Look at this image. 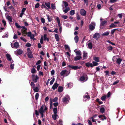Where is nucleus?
<instances>
[{
	"label": "nucleus",
	"mask_w": 125,
	"mask_h": 125,
	"mask_svg": "<svg viewBox=\"0 0 125 125\" xmlns=\"http://www.w3.org/2000/svg\"><path fill=\"white\" fill-rule=\"evenodd\" d=\"M119 23V21L115 22L114 23H112L109 26L111 28L115 27H120L119 25H117L115 24H118Z\"/></svg>",
	"instance_id": "1"
},
{
	"label": "nucleus",
	"mask_w": 125,
	"mask_h": 125,
	"mask_svg": "<svg viewBox=\"0 0 125 125\" xmlns=\"http://www.w3.org/2000/svg\"><path fill=\"white\" fill-rule=\"evenodd\" d=\"M47 108L46 106H44L43 105L41 106L39 110V112L40 113H44L47 110Z\"/></svg>",
	"instance_id": "2"
},
{
	"label": "nucleus",
	"mask_w": 125,
	"mask_h": 125,
	"mask_svg": "<svg viewBox=\"0 0 125 125\" xmlns=\"http://www.w3.org/2000/svg\"><path fill=\"white\" fill-rule=\"evenodd\" d=\"M70 71H67L66 70H62L60 73V74L61 76H63L64 74H65L66 76L68 75L70 73Z\"/></svg>",
	"instance_id": "3"
},
{
	"label": "nucleus",
	"mask_w": 125,
	"mask_h": 125,
	"mask_svg": "<svg viewBox=\"0 0 125 125\" xmlns=\"http://www.w3.org/2000/svg\"><path fill=\"white\" fill-rule=\"evenodd\" d=\"M39 79V77L37 75H35L33 74L32 75V79L34 83H36L37 80Z\"/></svg>",
	"instance_id": "4"
},
{
	"label": "nucleus",
	"mask_w": 125,
	"mask_h": 125,
	"mask_svg": "<svg viewBox=\"0 0 125 125\" xmlns=\"http://www.w3.org/2000/svg\"><path fill=\"white\" fill-rule=\"evenodd\" d=\"M95 23L92 22L89 25V28L90 30L91 31L94 30L95 29Z\"/></svg>",
	"instance_id": "5"
},
{
	"label": "nucleus",
	"mask_w": 125,
	"mask_h": 125,
	"mask_svg": "<svg viewBox=\"0 0 125 125\" xmlns=\"http://www.w3.org/2000/svg\"><path fill=\"white\" fill-rule=\"evenodd\" d=\"M70 99V98L69 96L67 95L65 96L62 99V101L66 103Z\"/></svg>",
	"instance_id": "6"
},
{
	"label": "nucleus",
	"mask_w": 125,
	"mask_h": 125,
	"mask_svg": "<svg viewBox=\"0 0 125 125\" xmlns=\"http://www.w3.org/2000/svg\"><path fill=\"white\" fill-rule=\"evenodd\" d=\"M68 66L70 68H72L74 70H76L80 69L81 68V66L79 67L77 66H73V65H68Z\"/></svg>",
	"instance_id": "7"
},
{
	"label": "nucleus",
	"mask_w": 125,
	"mask_h": 125,
	"mask_svg": "<svg viewBox=\"0 0 125 125\" xmlns=\"http://www.w3.org/2000/svg\"><path fill=\"white\" fill-rule=\"evenodd\" d=\"M37 86L34 87L33 88V90L35 92H37L39 91V88L40 86L39 83H37L36 84Z\"/></svg>",
	"instance_id": "8"
},
{
	"label": "nucleus",
	"mask_w": 125,
	"mask_h": 125,
	"mask_svg": "<svg viewBox=\"0 0 125 125\" xmlns=\"http://www.w3.org/2000/svg\"><path fill=\"white\" fill-rule=\"evenodd\" d=\"M100 36V34L98 33H96L93 35V38L96 40H97L99 38Z\"/></svg>",
	"instance_id": "9"
},
{
	"label": "nucleus",
	"mask_w": 125,
	"mask_h": 125,
	"mask_svg": "<svg viewBox=\"0 0 125 125\" xmlns=\"http://www.w3.org/2000/svg\"><path fill=\"white\" fill-rule=\"evenodd\" d=\"M22 52L23 51L21 49H19L17 51H15L14 52L15 54L16 55L21 54L22 53Z\"/></svg>",
	"instance_id": "10"
},
{
	"label": "nucleus",
	"mask_w": 125,
	"mask_h": 125,
	"mask_svg": "<svg viewBox=\"0 0 125 125\" xmlns=\"http://www.w3.org/2000/svg\"><path fill=\"white\" fill-rule=\"evenodd\" d=\"M80 13L81 15L85 16L86 15V11L83 9H81Z\"/></svg>",
	"instance_id": "11"
},
{
	"label": "nucleus",
	"mask_w": 125,
	"mask_h": 125,
	"mask_svg": "<svg viewBox=\"0 0 125 125\" xmlns=\"http://www.w3.org/2000/svg\"><path fill=\"white\" fill-rule=\"evenodd\" d=\"M6 56L7 58V60L10 62V63H13V61L12 60V59L10 55L9 54H6Z\"/></svg>",
	"instance_id": "12"
},
{
	"label": "nucleus",
	"mask_w": 125,
	"mask_h": 125,
	"mask_svg": "<svg viewBox=\"0 0 125 125\" xmlns=\"http://www.w3.org/2000/svg\"><path fill=\"white\" fill-rule=\"evenodd\" d=\"M86 77V78H85V77L84 76H82L80 78V80L81 81H83V82L87 80V77Z\"/></svg>",
	"instance_id": "13"
},
{
	"label": "nucleus",
	"mask_w": 125,
	"mask_h": 125,
	"mask_svg": "<svg viewBox=\"0 0 125 125\" xmlns=\"http://www.w3.org/2000/svg\"><path fill=\"white\" fill-rule=\"evenodd\" d=\"M58 85L59 84L56 83H55L52 86V89L53 90H55L57 88Z\"/></svg>",
	"instance_id": "14"
},
{
	"label": "nucleus",
	"mask_w": 125,
	"mask_h": 125,
	"mask_svg": "<svg viewBox=\"0 0 125 125\" xmlns=\"http://www.w3.org/2000/svg\"><path fill=\"white\" fill-rule=\"evenodd\" d=\"M52 117L54 120H56L59 118L57 114H53L52 115Z\"/></svg>",
	"instance_id": "15"
},
{
	"label": "nucleus",
	"mask_w": 125,
	"mask_h": 125,
	"mask_svg": "<svg viewBox=\"0 0 125 125\" xmlns=\"http://www.w3.org/2000/svg\"><path fill=\"white\" fill-rule=\"evenodd\" d=\"M82 58L81 56L76 55L74 58V60L75 61H76L77 60H80Z\"/></svg>",
	"instance_id": "16"
},
{
	"label": "nucleus",
	"mask_w": 125,
	"mask_h": 125,
	"mask_svg": "<svg viewBox=\"0 0 125 125\" xmlns=\"http://www.w3.org/2000/svg\"><path fill=\"white\" fill-rule=\"evenodd\" d=\"M87 53L85 51H83V60L87 58Z\"/></svg>",
	"instance_id": "17"
},
{
	"label": "nucleus",
	"mask_w": 125,
	"mask_h": 125,
	"mask_svg": "<svg viewBox=\"0 0 125 125\" xmlns=\"http://www.w3.org/2000/svg\"><path fill=\"white\" fill-rule=\"evenodd\" d=\"M86 66L88 67H93V65L92 63H85Z\"/></svg>",
	"instance_id": "18"
},
{
	"label": "nucleus",
	"mask_w": 125,
	"mask_h": 125,
	"mask_svg": "<svg viewBox=\"0 0 125 125\" xmlns=\"http://www.w3.org/2000/svg\"><path fill=\"white\" fill-rule=\"evenodd\" d=\"M87 46L89 49H91L92 48V44L91 42L88 43V44H87Z\"/></svg>",
	"instance_id": "19"
},
{
	"label": "nucleus",
	"mask_w": 125,
	"mask_h": 125,
	"mask_svg": "<svg viewBox=\"0 0 125 125\" xmlns=\"http://www.w3.org/2000/svg\"><path fill=\"white\" fill-rule=\"evenodd\" d=\"M98 117L99 118H101L103 117L104 118H102L101 119L103 121L104 120V119H106V117L104 115H100L98 116Z\"/></svg>",
	"instance_id": "20"
},
{
	"label": "nucleus",
	"mask_w": 125,
	"mask_h": 125,
	"mask_svg": "<svg viewBox=\"0 0 125 125\" xmlns=\"http://www.w3.org/2000/svg\"><path fill=\"white\" fill-rule=\"evenodd\" d=\"M109 33L110 31H108L102 33V36H107L109 35Z\"/></svg>",
	"instance_id": "21"
},
{
	"label": "nucleus",
	"mask_w": 125,
	"mask_h": 125,
	"mask_svg": "<svg viewBox=\"0 0 125 125\" xmlns=\"http://www.w3.org/2000/svg\"><path fill=\"white\" fill-rule=\"evenodd\" d=\"M45 4L46 6L48 7L47 8L48 9H50L51 8V7H50V2H45Z\"/></svg>",
	"instance_id": "22"
},
{
	"label": "nucleus",
	"mask_w": 125,
	"mask_h": 125,
	"mask_svg": "<svg viewBox=\"0 0 125 125\" xmlns=\"http://www.w3.org/2000/svg\"><path fill=\"white\" fill-rule=\"evenodd\" d=\"M63 88L61 86H59L58 89V91L59 92H61L63 90Z\"/></svg>",
	"instance_id": "23"
},
{
	"label": "nucleus",
	"mask_w": 125,
	"mask_h": 125,
	"mask_svg": "<svg viewBox=\"0 0 125 125\" xmlns=\"http://www.w3.org/2000/svg\"><path fill=\"white\" fill-rule=\"evenodd\" d=\"M66 9H64L63 8V11L65 12V13H67L68 11L70 10V9L69 7H67V8H65Z\"/></svg>",
	"instance_id": "24"
},
{
	"label": "nucleus",
	"mask_w": 125,
	"mask_h": 125,
	"mask_svg": "<svg viewBox=\"0 0 125 125\" xmlns=\"http://www.w3.org/2000/svg\"><path fill=\"white\" fill-rule=\"evenodd\" d=\"M56 20L57 22L59 27H62L61 25V23H60V21L59 18L58 17H57L56 18Z\"/></svg>",
	"instance_id": "25"
},
{
	"label": "nucleus",
	"mask_w": 125,
	"mask_h": 125,
	"mask_svg": "<svg viewBox=\"0 0 125 125\" xmlns=\"http://www.w3.org/2000/svg\"><path fill=\"white\" fill-rule=\"evenodd\" d=\"M75 50L74 51L75 52L76 55L81 56V52L80 51H77L76 52Z\"/></svg>",
	"instance_id": "26"
},
{
	"label": "nucleus",
	"mask_w": 125,
	"mask_h": 125,
	"mask_svg": "<svg viewBox=\"0 0 125 125\" xmlns=\"http://www.w3.org/2000/svg\"><path fill=\"white\" fill-rule=\"evenodd\" d=\"M6 19L8 20L9 22H11L12 21V19L11 17L9 15H8Z\"/></svg>",
	"instance_id": "27"
},
{
	"label": "nucleus",
	"mask_w": 125,
	"mask_h": 125,
	"mask_svg": "<svg viewBox=\"0 0 125 125\" xmlns=\"http://www.w3.org/2000/svg\"><path fill=\"white\" fill-rule=\"evenodd\" d=\"M28 56L29 57L32 58L33 57L31 52H28Z\"/></svg>",
	"instance_id": "28"
},
{
	"label": "nucleus",
	"mask_w": 125,
	"mask_h": 125,
	"mask_svg": "<svg viewBox=\"0 0 125 125\" xmlns=\"http://www.w3.org/2000/svg\"><path fill=\"white\" fill-rule=\"evenodd\" d=\"M55 38L57 41H58L60 40V38L57 34H55Z\"/></svg>",
	"instance_id": "29"
},
{
	"label": "nucleus",
	"mask_w": 125,
	"mask_h": 125,
	"mask_svg": "<svg viewBox=\"0 0 125 125\" xmlns=\"http://www.w3.org/2000/svg\"><path fill=\"white\" fill-rule=\"evenodd\" d=\"M19 46V44L18 42H15L14 44V47L16 48H18Z\"/></svg>",
	"instance_id": "30"
},
{
	"label": "nucleus",
	"mask_w": 125,
	"mask_h": 125,
	"mask_svg": "<svg viewBox=\"0 0 125 125\" xmlns=\"http://www.w3.org/2000/svg\"><path fill=\"white\" fill-rule=\"evenodd\" d=\"M83 97L88 99H89L90 98L89 95H88V93H86L85 94Z\"/></svg>",
	"instance_id": "31"
},
{
	"label": "nucleus",
	"mask_w": 125,
	"mask_h": 125,
	"mask_svg": "<svg viewBox=\"0 0 125 125\" xmlns=\"http://www.w3.org/2000/svg\"><path fill=\"white\" fill-rule=\"evenodd\" d=\"M46 16L47 17V19L49 22L51 21L52 19V17H50L48 15H47Z\"/></svg>",
	"instance_id": "32"
},
{
	"label": "nucleus",
	"mask_w": 125,
	"mask_h": 125,
	"mask_svg": "<svg viewBox=\"0 0 125 125\" xmlns=\"http://www.w3.org/2000/svg\"><path fill=\"white\" fill-rule=\"evenodd\" d=\"M74 40L76 43H77L79 40V37L78 36L76 35L74 38Z\"/></svg>",
	"instance_id": "33"
},
{
	"label": "nucleus",
	"mask_w": 125,
	"mask_h": 125,
	"mask_svg": "<svg viewBox=\"0 0 125 125\" xmlns=\"http://www.w3.org/2000/svg\"><path fill=\"white\" fill-rule=\"evenodd\" d=\"M94 59L96 62H99V57H95L94 58Z\"/></svg>",
	"instance_id": "34"
},
{
	"label": "nucleus",
	"mask_w": 125,
	"mask_h": 125,
	"mask_svg": "<svg viewBox=\"0 0 125 125\" xmlns=\"http://www.w3.org/2000/svg\"><path fill=\"white\" fill-rule=\"evenodd\" d=\"M122 61V60L121 59L119 58L117 59L116 62L118 64H120Z\"/></svg>",
	"instance_id": "35"
},
{
	"label": "nucleus",
	"mask_w": 125,
	"mask_h": 125,
	"mask_svg": "<svg viewBox=\"0 0 125 125\" xmlns=\"http://www.w3.org/2000/svg\"><path fill=\"white\" fill-rule=\"evenodd\" d=\"M44 40L45 41L47 40L48 41H49V39L47 37V35L46 34H44Z\"/></svg>",
	"instance_id": "36"
},
{
	"label": "nucleus",
	"mask_w": 125,
	"mask_h": 125,
	"mask_svg": "<svg viewBox=\"0 0 125 125\" xmlns=\"http://www.w3.org/2000/svg\"><path fill=\"white\" fill-rule=\"evenodd\" d=\"M75 14V11L73 10H72L70 12V14L71 15H73Z\"/></svg>",
	"instance_id": "37"
},
{
	"label": "nucleus",
	"mask_w": 125,
	"mask_h": 125,
	"mask_svg": "<svg viewBox=\"0 0 125 125\" xmlns=\"http://www.w3.org/2000/svg\"><path fill=\"white\" fill-rule=\"evenodd\" d=\"M20 39L24 42H26L27 41V40L23 37H20Z\"/></svg>",
	"instance_id": "38"
},
{
	"label": "nucleus",
	"mask_w": 125,
	"mask_h": 125,
	"mask_svg": "<svg viewBox=\"0 0 125 125\" xmlns=\"http://www.w3.org/2000/svg\"><path fill=\"white\" fill-rule=\"evenodd\" d=\"M53 114H57V108H53Z\"/></svg>",
	"instance_id": "39"
},
{
	"label": "nucleus",
	"mask_w": 125,
	"mask_h": 125,
	"mask_svg": "<svg viewBox=\"0 0 125 125\" xmlns=\"http://www.w3.org/2000/svg\"><path fill=\"white\" fill-rule=\"evenodd\" d=\"M107 21H103L101 23V24L102 25L104 26L107 23Z\"/></svg>",
	"instance_id": "40"
},
{
	"label": "nucleus",
	"mask_w": 125,
	"mask_h": 125,
	"mask_svg": "<svg viewBox=\"0 0 125 125\" xmlns=\"http://www.w3.org/2000/svg\"><path fill=\"white\" fill-rule=\"evenodd\" d=\"M51 8L52 9L54 10L56 9L55 4L52 3L51 4Z\"/></svg>",
	"instance_id": "41"
},
{
	"label": "nucleus",
	"mask_w": 125,
	"mask_h": 125,
	"mask_svg": "<svg viewBox=\"0 0 125 125\" xmlns=\"http://www.w3.org/2000/svg\"><path fill=\"white\" fill-rule=\"evenodd\" d=\"M93 66H96L98 65V63L95 62L93 61Z\"/></svg>",
	"instance_id": "42"
},
{
	"label": "nucleus",
	"mask_w": 125,
	"mask_h": 125,
	"mask_svg": "<svg viewBox=\"0 0 125 125\" xmlns=\"http://www.w3.org/2000/svg\"><path fill=\"white\" fill-rule=\"evenodd\" d=\"M118 56H114L113 58V61H116V60L117 59V58L118 57Z\"/></svg>",
	"instance_id": "43"
},
{
	"label": "nucleus",
	"mask_w": 125,
	"mask_h": 125,
	"mask_svg": "<svg viewBox=\"0 0 125 125\" xmlns=\"http://www.w3.org/2000/svg\"><path fill=\"white\" fill-rule=\"evenodd\" d=\"M101 112L103 113L104 112L105 109L104 107H101L100 109Z\"/></svg>",
	"instance_id": "44"
},
{
	"label": "nucleus",
	"mask_w": 125,
	"mask_h": 125,
	"mask_svg": "<svg viewBox=\"0 0 125 125\" xmlns=\"http://www.w3.org/2000/svg\"><path fill=\"white\" fill-rule=\"evenodd\" d=\"M30 85L31 86V87L33 88L34 87H35V84H34V82H31V83L30 84Z\"/></svg>",
	"instance_id": "45"
},
{
	"label": "nucleus",
	"mask_w": 125,
	"mask_h": 125,
	"mask_svg": "<svg viewBox=\"0 0 125 125\" xmlns=\"http://www.w3.org/2000/svg\"><path fill=\"white\" fill-rule=\"evenodd\" d=\"M106 95H104L101 98V99L103 101H104L106 98Z\"/></svg>",
	"instance_id": "46"
},
{
	"label": "nucleus",
	"mask_w": 125,
	"mask_h": 125,
	"mask_svg": "<svg viewBox=\"0 0 125 125\" xmlns=\"http://www.w3.org/2000/svg\"><path fill=\"white\" fill-rule=\"evenodd\" d=\"M63 2H64V4L65 7L67 8V7H68V4L67 2L66 1Z\"/></svg>",
	"instance_id": "47"
},
{
	"label": "nucleus",
	"mask_w": 125,
	"mask_h": 125,
	"mask_svg": "<svg viewBox=\"0 0 125 125\" xmlns=\"http://www.w3.org/2000/svg\"><path fill=\"white\" fill-rule=\"evenodd\" d=\"M118 29H114L112 30L111 31V34H113L114 33L115 31L116 30H117Z\"/></svg>",
	"instance_id": "48"
},
{
	"label": "nucleus",
	"mask_w": 125,
	"mask_h": 125,
	"mask_svg": "<svg viewBox=\"0 0 125 125\" xmlns=\"http://www.w3.org/2000/svg\"><path fill=\"white\" fill-rule=\"evenodd\" d=\"M39 94L38 93H36L35 95V99L36 100L38 99L39 97Z\"/></svg>",
	"instance_id": "49"
},
{
	"label": "nucleus",
	"mask_w": 125,
	"mask_h": 125,
	"mask_svg": "<svg viewBox=\"0 0 125 125\" xmlns=\"http://www.w3.org/2000/svg\"><path fill=\"white\" fill-rule=\"evenodd\" d=\"M15 25L16 26L17 28H21V26L18 24L17 23H15Z\"/></svg>",
	"instance_id": "50"
},
{
	"label": "nucleus",
	"mask_w": 125,
	"mask_h": 125,
	"mask_svg": "<svg viewBox=\"0 0 125 125\" xmlns=\"http://www.w3.org/2000/svg\"><path fill=\"white\" fill-rule=\"evenodd\" d=\"M11 63L10 65V67L11 69H14V64L12 63Z\"/></svg>",
	"instance_id": "51"
},
{
	"label": "nucleus",
	"mask_w": 125,
	"mask_h": 125,
	"mask_svg": "<svg viewBox=\"0 0 125 125\" xmlns=\"http://www.w3.org/2000/svg\"><path fill=\"white\" fill-rule=\"evenodd\" d=\"M9 8L10 10H11L12 11H14V8L13 6H10L9 7Z\"/></svg>",
	"instance_id": "52"
},
{
	"label": "nucleus",
	"mask_w": 125,
	"mask_h": 125,
	"mask_svg": "<svg viewBox=\"0 0 125 125\" xmlns=\"http://www.w3.org/2000/svg\"><path fill=\"white\" fill-rule=\"evenodd\" d=\"M36 71V70L34 68H33L31 70V72L32 73H35Z\"/></svg>",
	"instance_id": "53"
},
{
	"label": "nucleus",
	"mask_w": 125,
	"mask_h": 125,
	"mask_svg": "<svg viewBox=\"0 0 125 125\" xmlns=\"http://www.w3.org/2000/svg\"><path fill=\"white\" fill-rule=\"evenodd\" d=\"M55 80V79L54 78H53L50 82V85L52 84Z\"/></svg>",
	"instance_id": "54"
},
{
	"label": "nucleus",
	"mask_w": 125,
	"mask_h": 125,
	"mask_svg": "<svg viewBox=\"0 0 125 125\" xmlns=\"http://www.w3.org/2000/svg\"><path fill=\"white\" fill-rule=\"evenodd\" d=\"M64 47L66 49H68L69 51H71V50L70 49V48L68 45H65L64 46Z\"/></svg>",
	"instance_id": "55"
},
{
	"label": "nucleus",
	"mask_w": 125,
	"mask_h": 125,
	"mask_svg": "<svg viewBox=\"0 0 125 125\" xmlns=\"http://www.w3.org/2000/svg\"><path fill=\"white\" fill-rule=\"evenodd\" d=\"M62 17L64 19H67L68 17L66 15H63L62 16Z\"/></svg>",
	"instance_id": "56"
},
{
	"label": "nucleus",
	"mask_w": 125,
	"mask_h": 125,
	"mask_svg": "<svg viewBox=\"0 0 125 125\" xmlns=\"http://www.w3.org/2000/svg\"><path fill=\"white\" fill-rule=\"evenodd\" d=\"M31 44L29 43H27L25 45V46L27 47H31Z\"/></svg>",
	"instance_id": "57"
},
{
	"label": "nucleus",
	"mask_w": 125,
	"mask_h": 125,
	"mask_svg": "<svg viewBox=\"0 0 125 125\" xmlns=\"http://www.w3.org/2000/svg\"><path fill=\"white\" fill-rule=\"evenodd\" d=\"M119 82V80H117L115 81L112 84L113 85H115L117 83H118Z\"/></svg>",
	"instance_id": "58"
},
{
	"label": "nucleus",
	"mask_w": 125,
	"mask_h": 125,
	"mask_svg": "<svg viewBox=\"0 0 125 125\" xmlns=\"http://www.w3.org/2000/svg\"><path fill=\"white\" fill-rule=\"evenodd\" d=\"M40 42L41 44H42L43 43V38L42 35V37L40 39Z\"/></svg>",
	"instance_id": "59"
},
{
	"label": "nucleus",
	"mask_w": 125,
	"mask_h": 125,
	"mask_svg": "<svg viewBox=\"0 0 125 125\" xmlns=\"http://www.w3.org/2000/svg\"><path fill=\"white\" fill-rule=\"evenodd\" d=\"M39 75H41L42 76H43L44 75L43 73L42 72L39 71Z\"/></svg>",
	"instance_id": "60"
},
{
	"label": "nucleus",
	"mask_w": 125,
	"mask_h": 125,
	"mask_svg": "<svg viewBox=\"0 0 125 125\" xmlns=\"http://www.w3.org/2000/svg\"><path fill=\"white\" fill-rule=\"evenodd\" d=\"M107 49L109 51L113 49V48L111 46H109L107 47Z\"/></svg>",
	"instance_id": "61"
},
{
	"label": "nucleus",
	"mask_w": 125,
	"mask_h": 125,
	"mask_svg": "<svg viewBox=\"0 0 125 125\" xmlns=\"http://www.w3.org/2000/svg\"><path fill=\"white\" fill-rule=\"evenodd\" d=\"M39 6V3H37L35 5V8H38Z\"/></svg>",
	"instance_id": "62"
},
{
	"label": "nucleus",
	"mask_w": 125,
	"mask_h": 125,
	"mask_svg": "<svg viewBox=\"0 0 125 125\" xmlns=\"http://www.w3.org/2000/svg\"><path fill=\"white\" fill-rule=\"evenodd\" d=\"M41 21L43 23H44L45 22V19L43 18H42L41 19Z\"/></svg>",
	"instance_id": "63"
},
{
	"label": "nucleus",
	"mask_w": 125,
	"mask_h": 125,
	"mask_svg": "<svg viewBox=\"0 0 125 125\" xmlns=\"http://www.w3.org/2000/svg\"><path fill=\"white\" fill-rule=\"evenodd\" d=\"M2 22L4 24V26H5L6 24V21L4 19L2 20Z\"/></svg>",
	"instance_id": "64"
}]
</instances>
